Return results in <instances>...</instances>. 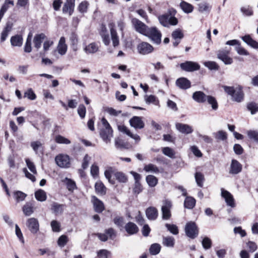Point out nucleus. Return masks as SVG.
I'll list each match as a JSON object with an SVG mask.
<instances>
[{"instance_id":"nucleus-15","label":"nucleus","mask_w":258,"mask_h":258,"mask_svg":"<svg viewBox=\"0 0 258 258\" xmlns=\"http://www.w3.org/2000/svg\"><path fill=\"white\" fill-rule=\"evenodd\" d=\"M175 84L178 88L182 90H186L191 87L190 81L184 77H181L177 79Z\"/></svg>"},{"instance_id":"nucleus-46","label":"nucleus","mask_w":258,"mask_h":258,"mask_svg":"<svg viewBox=\"0 0 258 258\" xmlns=\"http://www.w3.org/2000/svg\"><path fill=\"white\" fill-rule=\"evenodd\" d=\"M65 180L67 181L66 183L67 188L69 191H73L77 188L76 183L73 180L66 177Z\"/></svg>"},{"instance_id":"nucleus-33","label":"nucleus","mask_w":258,"mask_h":258,"mask_svg":"<svg viewBox=\"0 0 258 258\" xmlns=\"http://www.w3.org/2000/svg\"><path fill=\"white\" fill-rule=\"evenodd\" d=\"M35 197L36 199L40 202L45 201L47 198L46 192L41 189L35 191Z\"/></svg>"},{"instance_id":"nucleus-49","label":"nucleus","mask_w":258,"mask_h":258,"mask_svg":"<svg viewBox=\"0 0 258 258\" xmlns=\"http://www.w3.org/2000/svg\"><path fill=\"white\" fill-rule=\"evenodd\" d=\"M205 67H207L210 70L217 71L219 69V66L215 61H208L204 62Z\"/></svg>"},{"instance_id":"nucleus-59","label":"nucleus","mask_w":258,"mask_h":258,"mask_svg":"<svg viewBox=\"0 0 258 258\" xmlns=\"http://www.w3.org/2000/svg\"><path fill=\"white\" fill-rule=\"evenodd\" d=\"M215 137L217 140L222 141L226 140L227 139V135L225 132L223 131H219L214 133Z\"/></svg>"},{"instance_id":"nucleus-1","label":"nucleus","mask_w":258,"mask_h":258,"mask_svg":"<svg viewBox=\"0 0 258 258\" xmlns=\"http://www.w3.org/2000/svg\"><path fill=\"white\" fill-rule=\"evenodd\" d=\"M223 88L225 93L231 96L232 101L238 103L243 101L244 93L241 86L238 85L236 88L233 86H223Z\"/></svg>"},{"instance_id":"nucleus-42","label":"nucleus","mask_w":258,"mask_h":258,"mask_svg":"<svg viewBox=\"0 0 258 258\" xmlns=\"http://www.w3.org/2000/svg\"><path fill=\"white\" fill-rule=\"evenodd\" d=\"M144 170L147 172H151L157 173L160 172L159 168L156 165L151 163L145 165Z\"/></svg>"},{"instance_id":"nucleus-35","label":"nucleus","mask_w":258,"mask_h":258,"mask_svg":"<svg viewBox=\"0 0 258 258\" xmlns=\"http://www.w3.org/2000/svg\"><path fill=\"white\" fill-rule=\"evenodd\" d=\"M247 109L250 112L252 115L258 112V104L252 101L248 102L246 105Z\"/></svg>"},{"instance_id":"nucleus-23","label":"nucleus","mask_w":258,"mask_h":258,"mask_svg":"<svg viewBox=\"0 0 258 258\" xmlns=\"http://www.w3.org/2000/svg\"><path fill=\"white\" fill-rule=\"evenodd\" d=\"M207 96L203 92L200 91H196L192 94L193 99L198 103L205 102Z\"/></svg>"},{"instance_id":"nucleus-64","label":"nucleus","mask_w":258,"mask_h":258,"mask_svg":"<svg viewBox=\"0 0 258 258\" xmlns=\"http://www.w3.org/2000/svg\"><path fill=\"white\" fill-rule=\"evenodd\" d=\"M24 97H27L31 100H34L36 98V95L31 88L28 89V90L25 93Z\"/></svg>"},{"instance_id":"nucleus-38","label":"nucleus","mask_w":258,"mask_h":258,"mask_svg":"<svg viewBox=\"0 0 258 258\" xmlns=\"http://www.w3.org/2000/svg\"><path fill=\"white\" fill-rule=\"evenodd\" d=\"M31 147L36 154H39V153L43 154L42 149L39 151V149L42 147V144L40 141H37L31 143Z\"/></svg>"},{"instance_id":"nucleus-27","label":"nucleus","mask_w":258,"mask_h":258,"mask_svg":"<svg viewBox=\"0 0 258 258\" xmlns=\"http://www.w3.org/2000/svg\"><path fill=\"white\" fill-rule=\"evenodd\" d=\"M22 211L26 216L31 215L34 212L33 205L31 203H26L22 207Z\"/></svg>"},{"instance_id":"nucleus-3","label":"nucleus","mask_w":258,"mask_h":258,"mask_svg":"<svg viewBox=\"0 0 258 258\" xmlns=\"http://www.w3.org/2000/svg\"><path fill=\"white\" fill-rule=\"evenodd\" d=\"M186 235L191 238L195 239L199 235V228L195 222L190 221L186 223L185 226Z\"/></svg>"},{"instance_id":"nucleus-4","label":"nucleus","mask_w":258,"mask_h":258,"mask_svg":"<svg viewBox=\"0 0 258 258\" xmlns=\"http://www.w3.org/2000/svg\"><path fill=\"white\" fill-rule=\"evenodd\" d=\"M172 204L170 201L165 200L163 202L161 207L162 218L163 220H169L171 217V209Z\"/></svg>"},{"instance_id":"nucleus-43","label":"nucleus","mask_w":258,"mask_h":258,"mask_svg":"<svg viewBox=\"0 0 258 258\" xmlns=\"http://www.w3.org/2000/svg\"><path fill=\"white\" fill-rule=\"evenodd\" d=\"M98 50V47L95 43H91L85 48V50L88 53H94Z\"/></svg>"},{"instance_id":"nucleus-26","label":"nucleus","mask_w":258,"mask_h":258,"mask_svg":"<svg viewBox=\"0 0 258 258\" xmlns=\"http://www.w3.org/2000/svg\"><path fill=\"white\" fill-rule=\"evenodd\" d=\"M45 35L43 33L36 34L34 37L33 42L34 47L38 50L41 46L43 40L45 38Z\"/></svg>"},{"instance_id":"nucleus-37","label":"nucleus","mask_w":258,"mask_h":258,"mask_svg":"<svg viewBox=\"0 0 258 258\" xmlns=\"http://www.w3.org/2000/svg\"><path fill=\"white\" fill-rule=\"evenodd\" d=\"M110 34L113 46H118L119 43L118 37L116 30L113 27L110 28Z\"/></svg>"},{"instance_id":"nucleus-47","label":"nucleus","mask_w":258,"mask_h":258,"mask_svg":"<svg viewBox=\"0 0 258 258\" xmlns=\"http://www.w3.org/2000/svg\"><path fill=\"white\" fill-rule=\"evenodd\" d=\"M207 100L209 104H211L212 108L213 110H217L218 107V105L216 98L212 96H208Z\"/></svg>"},{"instance_id":"nucleus-60","label":"nucleus","mask_w":258,"mask_h":258,"mask_svg":"<svg viewBox=\"0 0 258 258\" xmlns=\"http://www.w3.org/2000/svg\"><path fill=\"white\" fill-rule=\"evenodd\" d=\"M143 190V186L140 182H135L133 192L134 194L138 195L141 193Z\"/></svg>"},{"instance_id":"nucleus-36","label":"nucleus","mask_w":258,"mask_h":258,"mask_svg":"<svg viewBox=\"0 0 258 258\" xmlns=\"http://www.w3.org/2000/svg\"><path fill=\"white\" fill-rule=\"evenodd\" d=\"M163 244L167 247H173L175 244V239L172 236L163 237Z\"/></svg>"},{"instance_id":"nucleus-54","label":"nucleus","mask_w":258,"mask_h":258,"mask_svg":"<svg viewBox=\"0 0 258 258\" xmlns=\"http://www.w3.org/2000/svg\"><path fill=\"white\" fill-rule=\"evenodd\" d=\"M171 37L173 39L181 40L184 37V34L180 29H177L172 32Z\"/></svg>"},{"instance_id":"nucleus-39","label":"nucleus","mask_w":258,"mask_h":258,"mask_svg":"<svg viewBox=\"0 0 258 258\" xmlns=\"http://www.w3.org/2000/svg\"><path fill=\"white\" fill-rule=\"evenodd\" d=\"M114 176L119 182L126 183L128 180L127 176L122 172H116Z\"/></svg>"},{"instance_id":"nucleus-50","label":"nucleus","mask_w":258,"mask_h":258,"mask_svg":"<svg viewBox=\"0 0 258 258\" xmlns=\"http://www.w3.org/2000/svg\"><path fill=\"white\" fill-rule=\"evenodd\" d=\"M24 50L26 53H30L32 51L31 38L30 33L29 34L25 42Z\"/></svg>"},{"instance_id":"nucleus-2","label":"nucleus","mask_w":258,"mask_h":258,"mask_svg":"<svg viewBox=\"0 0 258 258\" xmlns=\"http://www.w3.org/2000/svg\"><path fill=\"white\" fill-rule=\"evenodd\" d=\"M145 36L149 38L153 44L159 45L161 43L162 33L156 27H149Z\"/></svg>"},{"instance_id":"nucleus-18","label":"nucleus","mask_w":258,"mask_h":258,"mask_svg":"<svg viewBox=\"0 0 258 258\" xmlns=\"http://www.w3.org/2000/svg\"><path fill=\"white\" fill-rule=\"evenodd\" d=\"M13 27V23L12 21H8L7 22L5 27L1 33V41L4 42L9 34V33L11 31Z\"/></svg>"},{"instance_id":"nucleus-30","label":"nucleus","mask_w":258,"mask_h":258,"mask_svg":"<svg viewBox=\"0 0 258 258\" xmlns=\"http://www.w3.org/2000/svg\"><path fill=\"white\" fill-rule=\"evenodd\" d=\"M198 11L199 12L203 13L204 12L209 13L212 9V6L207 2H203L199 4Z\"/></svg>"},{"instance_id":"nucleus-51","label":"nucleus","mask_w":258,"mask_h":258,"mask_svg":"<svg viewBox=\"0 0 258 258\" xmlns=\"http://www.w3.org/2000/svg\"><path fill=\"white\" fill-rule=\"evenodd\" d=\"M89 3L87 1H84L82 2L78 7V11L82 14L87 12Z\"/></svg>"},{"instance_id":"nucleus-58","label":"nucleus","mask_w":258,"mask_h":258,"mask_svg":"<svg viewBox=\"0 0 258 258\" xmlns=\"http://www.w3.org/2000/svg\"><path fill=\"white\" fill-rule=\"evenodd\" d=\"M202 244L203 248L205 249H210L212 244V240L208 237H205L203 238Z\"/></svg>"},{"instance_id":"nucleus-61","label":"nucleus","mask_w":258,"mask_h":258,"mask_svg":"<svg viewBox=\"0 0 258 258\" xmlns=\"http://www.w3.org/2000/svg\"><path fill=\"white\" fill-rule=\"evenodd\" d=\"M68 238L66 235H61L57 240V244L60 247H63L68 242Z\"/></svg>"},{"instance_id":"nucleus-11","label":"nucleus","mask_w":258,"mask_h":258,"mask_svg":"<svg viewBox=\"0 0 258 258\" xmlns=\"http://www.w3.org/2000/svg\"><path fill=\"white\" fill-rule=\"evenodd\" d=\"M221 196L224 198L228 206L232 208L235 207L234 199L230 192L224 188H221Z\"/></svg>"},{"instance_id":"nucleus-10","label":"nucleus","mask_w":258,"mask_h":258,"mask_svg":"<svg viewBox=\"0 0 258 258\" xmlns=\"http://www.w3.org/2000/svg\"><path fill=\"white\" fill-rule=\"evenodd\" d=\"M130 124L135 129H142L145 126V123L141 117L134 116L130 119Z\"/></svg>"},{"instance_id":"nucleus-25","label":"nucleus","mask_w":258,"mask_h":258,"mask_svg":"<svg viewBox=\"0 0 258 258\" xmlns=\"http://www.w3.org/2000/svg\"><path fill=\"white\" fill-rule=\"evenodd\" d=\"M23 39L22 36L17 34L11 38L10 42L13 46L21 47L23 44Z\"/></svg>"},{"instance_id":"nucleus-19","label":"nucleus","mask_w":258,"mask_h":258,"mask_svg":"<svg viewBox=\"0 0 258 258\" xmlns=\"http://www.w3.org/2000/svg\"><path fill=\"white\" fill-rule=\"evenodd\" d=\"M146 215L150 220H155L158 216L157 209L154 207H149L146 210Z\"/></svg>"},{"instance_id":"nucleus-24","label":"nucleus","mask_w":258,"mask_h":258,"mask_svg":"<svg viewBox=\"0 0 258 258\" xmlns=\"http://www.w3.org/2000/svg\"><path fill=\"white\" fill-rule=\"evenodd\" d=\"M67 45L66 44V39L64 37H61L57 45L58 52L61 55H64L67 51Z\"/></svg>"},{"instance_id":"nucleus-44","label":"nucleus","mask_w":258,"mask_h":258,"mask_svg":"<svg viewBox=\"0 0 258 258\" xmlns=\"http://www.w3.org/2000/svg\"><path fill=\"white\" fill-rule=\"evenodd\" d=\"M169 15L164 14L158 17L160 23L164 27H168V20Z\"/></svg>"},{"instance_id":"nucleus-29","label":"nucleus","mask_w":258,"mask_h":258,"mask_svg":"<svg viewBox=\"0 0 258 258\" xmlns=\"http://www.w3.org/2000/svg\"><path fill=\"white\" fill-rule=\"evenodd\" d=\"M95 189L97 194L101 195H105L106 192V188L101 181L96 182Z\"/></svg>"},{"instance_id":"nucleus-6","label":"nucleus","mask_w":258,"mask_h":258,"mask_svg":"<svg viewBox=\"0 0 258 258\" xmlns=\"http://www.w3.org/2000/svg\"><path fill=\"white\" fill-rule=\"evenodd\" d=\"M56 164L61 168H69L70 167V158L68 155L59 154L55 158Z\"/></svg>"},{"instance_id":"nucleus-56","label":"nucleus","mask_w":258,"mask_h":258,"mask_svg":"<svg viewBox=\"0 0 258 258\" xmlns=\"http://www.w3.org/2000/svg\"><path fill=\"white\" fill-rule=\"evenodd\" d=\"M230 53L229 49H220L217 51V58L220 60H222L223 58L226 57L229 55Z\"/></svg>"},{"instance_id":"nucleus-8","label":"nucleus","mask_w":258,"mask_h":258,"mask_svg":"<svg viewBox=\"0 0 258 258\" xmlns=\"http://www.w3.org/2000/svg\"><path fill=\"white\" fill-rule=\"evenodd\" d=\"M154 47L147 42H142L137 45L138 52L142 55H147L154 51Z\"/></svg>"},{"instance_id":"nucleus-16","label":"nucleus","mask_w":258,"mask_h":258,"mask_svg":"<svg viewBox=\"0 0 258 258\" xmlns=\"http://www.w3.org/2000/svg\"><path fill=\"white\" fill-rule=\"evenodd\" d=\"M175 127L177 130H178L180 133L184 134H191L194 131L190 125L182 123H176L175 124Z\"/></svg>"},{"instance_id":"nucleus-21","label":"nucleus","mask_w":258,"mask_h":258,"mask_svg":"<svg viewBox=\"0 0 258 258\" xmlns=\"http://www.w3.org/2000/svg\"><path fill=\"white\" fill-rule=\"evenodd\" d=\"M65 205L59 204L57 202H53L51 205V210L55 215L61 214L63 213Z\"/></svg>"},{"instance_id":"nucleus-32","label":"nucleus","mask_w":258,"mask_h":258,"mask_svg":"<svg viewBox=\"0 0 258 258\" xmlns=\"http://www.w3.org/2000/svg\"><path fill=\"white\" fill-rule=\"evenodd\" d=\"M146 180L150 187H155L158 182V178L153 175H148L146 177Z\"/></svg>"},{"instance_id":"nucleus-5","label":"nucleus","mask_w":258,"mask_h":258,"mask_svg":"<svg viewBox=\"0 0 258 258\" xmlns=\"http://www.w3.org/2000/svg\"><path fill=\"white\" fill-rule=\"evenodd\" d=\"M180 67L183 71L187 72H192L199 70L200 65L197 62L192 61H185L180 64Z\"/></svg>"},{"instance_id":"nucleus-17","label":"nucleus","mask_w":258,"mask_h":258,"mask_svg":"<svg viewBox=\"0 0 258 258\" xmlns=\"http://www.w3.org/2000/svg\"><path fill=\"white\" fill-rule=\"evenodd\" d=\"M113 135V130L112 128H102L100 131V136L102 139L108 143L110 142L111 138Z\"/></svg>"},{"instance_id":"nucleus-31","label":"nucleus","mask_w":258,"mask_h":258,"mask_svg":"<svg viewBox=\"0 0 258 258\" xmlns=\"http://www.w3.org/2000/svg\"><path fill=\"white\" fill-rule=\"evenodd\" d=\"M180 7L182 10L187 14L191 13L194 10V6L185 1L180 3Z\"/></svg>"},{"instance_id":"nucleus-12","label":"nucleus","mask_w":258,"mask_h":258,"mask_svg":"<svg viewBox=\"0 0 258 258\" xmlns=\"http://www.w3.org/2000/svg\"><path fill=\"white\" fill-rule=\"evenodd\" d=\"M92 202L94 211L97 213H102L105 209L102 201L95 196L92 197Z\"/></svg>"},{"instance_id":"nucleus-48","label":"nucleus","mask_w":258,"mask_h":258,"mask_svg":"<svg viewBox=\"0 0 258 258\" xmlns=\"http://www.w3.org/2000/svg\"><path fill=\"white\" fill-rule=\"evenodd\" d=\"M106 32L105 27L102 28L100 35L102 38L103 42L106 46L108 45L110 43L109 36L108 34H106L105 33Z\"/></svg>"},{"instance_id":"nucleus-22","label":"nucleus","mask_w":258,"mask_h":258,"mask_svg":"<svg viewBox=\"0 0 258 258\" xmlns=\"http://www.w3.org/2000/svg\"><path fill=\"white\" fill-rule=\"evenodd\" d=\"M124 229L129 235L135 234L139 231L138 226L136 224L132 222H128L126 223L124 226Z\"/></svg>"},{"instance_id":"nucleus-28","label":"nucleus","mask_w":258,"mask_h":258,"mask_svg":"<svg viewBox=\"0 0 258 258\" xmlns=\"http://www.w3.org/2000/svg\"><path fill=\"white\" fill-rule=\"evenodd\" d=\"M196 201L192 197H186L184 202V207L188 209H193L196 205Z\"/></svg>"},{"instance_id":"nucleus-62","label":"nucleus","mask_w":258,"mask_h":258,"mask_svg":"<svg viewBox=\"0 0 258 258\" xmlns=\"http://www.w3.org/2000/svg\"><path fill=\"white\" fill-rule=\"evenodd\" d=\"M25 161L29 169L34 174H37V170L35 165L29 159H26Z\"/></svg>"},{"instance_id":"nucleus-55","label":"nucleus","mask_w":258,"mask_h":258,"mask_svg":"<svg viewBox=\"0 0 258 258\" xmlns=\"http://www.w3.org/2000/svg\"><path fill=\"white\" fill-rule=\"evenodd\" d=\"M55 141L58 144H70L71 143L70 140L59 135L56 136Z\"/></svg>"},{"instance_id":"nucleus-7","label":"nucleus","mask_w":258,"mask_h":258,"mask_svg":"<svg viewBox=\"0 0 258 258\" xmlns=\"http://www.w3.org/2000/svg\"><path fill=\"white\" fill-rule=\"evenodd\" d=\"M132 23L136 31L145 36L149 27L143 22L136 18L133 19Z\"/></svg>"},{"instance_id":"nucleus-41","label":"nucleus","mask_w":258,"mask_h":258,"mask_svg":"<svg viewBox=\"0 0 258 258\" xmlns=\"http://www.w3.org/2000/svg\"><path fill=\"white\" fill-rule=\"evenodd\" d=\"M161 246L158 243L152 244L149 249L150 253L151 255H157L161 250Z\"/></svg>"},{"instance_id":"nucleus-34","label":"nucleus","mask_w":258,"mask_h":258,"mask_svg":"<svg viewBox=\"0 0 258 258\" xmlns=\"http://www.w3.org/2000/svg\"><path fill=\"white\" fill-rule=\"evenodd\" d=\"M13 195L17 203L24 201L27 197V195L25 193L20 190L15 191Z\"/></svg>"},{"instance_id":"nucleus-52","label":"nucleus","mask_w":258,"mask_h":258,"mask_svg":"<svg viewBox=\"0 0 258 258\" xmlns=\"http://www.w3.org/2000/svg\"><path fill=\"white\" fill-rule=\"evenodd\" d=\"M163 153L170 158H174L175 155V152L173 150L168 147H164L162 148Z\"/></svg>"},{"instance_id":"nucleus-40","label":"nucleus","mask_w":258,"mask_h":258,"mask_svg":"<svg viewBox=\"0 0 258 258\" xmlns=\"http://www.w3.org/2000/svg\"><path fill=\"white\" fill-rule=\"evenodd\" d=\"M195 177L198 186L202 187L203 186V182L205 180L204 175L200 172H197L195 174Z\"/></svg>"},{"instance_id":"nucleus-14","label":"nucleus","mask_w":258,"mask_h":258,"mask_svg":"<svg viewBox=\"0 0 258 258\" xmlns=\"http://www.w3.org/2000/svg\"><path fill=\"white\" fill-rule=\"evenodd\" d=\"M242 169V165L237 160H232L229 170L230 174H237L241 171Z\"/></svg>"},{"instance_id":"nucleus-63","label":"nucleus","mask_w":258,"mask_h":258,"mask_svg":"<svg viewBox=\"0 0 258 258\" xmlns=\"http://www.w3.org/2000/svg\"><path fill=\"white\" fill-rule=\"evenodd\" d=\"M113 222L118 228L123 227L124 218L122 217L116 216L113 219Z\"/></svg>"},{"instance_id":"nucleus-53","label":"nucleus","mask_w":258,"mask_h":258,"mask_svg":"<svg viewBox=\"0 0 258 258\" xmlns=\"http://www.w3.org/2000/svg\"><path fill=\"white\" fill-rule=\"evenodd\" d=\"M165 227L170 233L174 235H177L179 233L178 227L175 224L166 223L165 224Z\"/></svg>"},{"instance_id":"nucleus-13","label":"nucleus","mask_w":258,"mask_h":258,"mask_svg":"<svg viewBox=\"0 0 258 258\" xmlns=\"http://www.w3.org/2000/svg\"><path fill=\"white\" fill-rule=\"evenodd\" d=\"M75 0H66V2L64 4L62 7V12L63 13H69V15L71 16L75 9Z\"/></svg>"},{"instance_id":"nucleus-20","label":"nucleus","mask_w":258,"mask_h":258,"mask_svg":"<svg viewBox=\"0 0 258 258\" xmlns=\"http://www.w3.org/2000/svg\"><path fill=\"white\" fill-rule=\"evenodd\" d=\"M241 39L248 45L254 49H258V42L253 39L250 35L246 34L241 37Z\"/></svg>"},{"instance_id":"nucleus-45","label":"nucleus","mask_w":258,"mask_h":258,"mask_svg":"<svg viewBox=\"0 0 258 258\" xmlns=\"http://www.w3.org/2000/svg\"><path fill=\"white\" fill-rule=\"evenodd\" d=\"M249 139L258 143V130H249L247 132Z\"/></svg>"},{"instance_id":"nucleus-9","label":"nucleus","mask_w":258,"mask_h":258,"mask_svg":"<svg viewBox=\"0 0 258 258\" xmlns=\"http://www.w3.org/2000/svg\"><path fill=\"white\" fill-rule=\"evenodd\" d=\"M26 226L32 234H36L39 230V224L37 219L35 218H29L26 221Z\"/></svg>"},{"instance_id":"nucleus-57","label":"nucleus","mask_w":258,"mask_h":258,"mask_svg":"<svg viewBox=\"0 0 258 258\" xmlns=\"http://www.w3.org/2000/svg\"><path fill=\"white\" fill-rule=\"evenodd\" d=\"M50 226L54 232H59L61 230L60 223L56 220H52L50 223Z\"/></svg>"}]
</instances>
